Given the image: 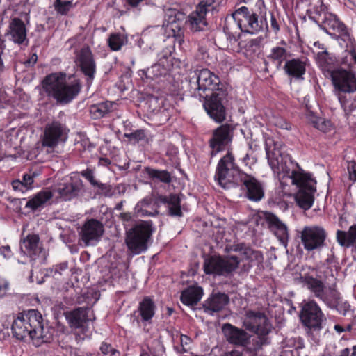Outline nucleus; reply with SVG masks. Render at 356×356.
I'll return each mask as SVG.
<instances>
[{
  "label": "nucleus",
  "mask_w": 356,
  "mask_h": 356,
  "mask_svg": "<svg viewBox=\"0 0 356 356\" xmlns=\"http://www.w3.org/2000/svg\"><path fill=\"white\" fill-rule=\"evenodd\" d=\"M189 86L193 96L204 99V108L211 118L217 122L225 120L227 91L218 76L207 68L197 70Z\"/></svg>",
  "instance_id": "f257e3e1"
},
{
  "label": "nucleus",
  "mask_w": 356,
  "mask_h": 356,
  "mask_svg": "<svg viewBox=\"0 0 356 356\" xmlns=\"http://www.w3.org/2000/svg\"><path fill=\"white\" fill-rule=\"evenodd\" d=\"M323 266L314 268L312 273H306L300 277L301 282L316 298L321 300L328 308L335 309L339 314L346 315L350 305L343 302L340 292L333 284L328 287L325 285L326 279L324 274L332 273V270Z\"/></svg>",
  "instance_id": "f03ea898"
},
{
  "label": "nucleus",
  "mask_w": 356,
  "mask_h": 356,
  "mask_svg": "<svg viewBox=\"0 0 356 356\" xmlns=\"http://www.w3.org/2000/svg\"><path fill=\"white\" fill-rule=\"evenodd\" d=\"M14 337L19 340L29 338L37 344L49 343L54 334V328L45 324L41 313L37 309H29L19 313L11 326Z\"/></svg>",
  "instance_id": "7ed1b4c3"
},
{
  "label": "nucleus",
  "mask_w": 356,
  "mask_h": 356,
  "mask_svg": "<svg viewBox=\"0 0 356 356\" xmlns=\"http://www.w3.org/2000/svg\"><path fill=\"white\" fill-rule=\"evenodd\" d=\"M42 90L47 96L56 100L58 104L65 105L73 101L80 93L82 85L80 79L69 77L65 72H54L42 81Z\"/></svg>",
  "instance_id": "20e7f679"
},
{
  "label": "nucleus",
  "mask_w": 356,
  "mask_h": 356,
  "mask_svg": "<svg viewBox=\"0 0 356 356\" xmlns=\"http://www.w3.org/2000/svg\"><path fill=\"white\" fill-rule=\"evenodd\" d=\"M265 149L268 163L275 173L283 174V177L292 179L304 171L289 154L281 152L272 138L266 139Z\"/></svg>",
  "instance_id": "39448f33"
},
{
  "label": "nucleus",
  "mask_w": 356,
  "mask_h": 356,
  "mask_svg": "<svg viewBox=\"0 0 356 356\" xmlns=\"http://www.w3.org/2000/svg\"><path fill=\"white\" fill-rule=\"evenodd\" d=\"M154 231L152 221H140L126 231L125 243L132 254L145 252L152 243Z\"/></svg>",
  "instance_id": "423d86ee"
},
{
  "label": "nucleus",
  "mask_w": 356,
  "mask_h": 356,
  "mask_svg": "<svg viewBox=\"0 0 356 356\" xmlns=\"http://www.w3.org/2000/svg\"><path fill=\"white\" fill-rule=\"evenodd\" d=\"M241 174L245 173L241 171L239 167L235 163L233 154L228 151L218 163L215 180L218 181L221 187L227 189L234 185L236 176L240 178Z\"/></svg>",
  "instance_id": "0eeeda50"
},
{
  "label": "nucleus",
  "mask_w": 356,
  "mask_h": 356,
  "mask_svg": "<svg viewBox=\"0 0 356 356\" xmlns=\"http://www.w3.org/2000/svg\"><path fill=\"white\" fill-rule=\"evenodd\" d=\"M291 182L299 188L295 197L297 204L304 210L309 209L314 201L316 181L312 177L311 174L303 171L292 179Z\"/></svg>",
  "instance_id": "6e6552de"
},
{
  "label": "nucleus",
  "mask_w": 356,
  "mask_h": 356,
  "mask_svg": "<svg viewBox=\"0 0 356 356\" xmlns=\"http://www.w3.org/2000/svg\"><path fill=\"white\" fill-rule=\"evenodd\" d=\"M240 261L236 255L211 256L205 259L204 271L207 275L229 277L238 268Z\"/></svg>",
  "instance_id": "1a4fd4ad"
},
{
  "label": "nucleus",
  "mask_w": 356,
  "mask_h": 356,
  "mask_svg": "<svg viewBox=\"0 0 356 356\" xmlns=\"http://www.w3.org/2000/svg\"><path fill=\"white\" fill-rule=\"evenodd\" d=\"M300 307L299 317L302 324L309 330H321L325 318L318 303L314 300H305Z\"/></svg>",
  "instance_id": "9d476101"
},
{
  "label": "nucleus",
  "mask_w": 356,
  "mask_h": 356,
  "mask_svg": "<svg viewBox=\"0 0 356 356\" xmlns=\"http://www.w3.org/2000/svg\"><path fill=\"white\" fill-rule=\"evenodd\" d=\"M300 234L303 248L307 252L321 250L325 246L327 233L321 225L305 226Z\"/></svg>",
  "instance_id": "9b49d317"
},
{
  "label": "nucleus",
  "mask_w": 356,
  "mask_h": 356,
  "mask_svg": "<svg viewBox=\"0 0 356 356\" xmlns=\"http://www.w3.org/2000/svg\"><path fill=\"white\" fill-rule=\"evenodd\" d=\"M243 327L246 330L261 335H268L273 330V325L264 312L252 309L245 312Z\"/></svg>",
  "instance_id": "f8f14e48"
},
{
  "label": "nucleus",
  "mask_w": 356,
  "mask_h": 356,
  "mask_svg": "<svg viewBox=\"0 0 356 356\" xmlns=\"http://www.w3.org/2000/svg\"><path fill=\"white\" fill-rule=\"evenodd\" d=\"M234 127L229 124H224L213 130L212 137L209 140V147L211 149V157L216 156L229 145L234 136Z\"/></svg>",
  "instance_id": "ddd939ff"
},
{
  "label": "nucleus",
  "mask_w": 356,
  "mask_h": 356,
  "mask_svg": "<svg viewBox=\"0 0 356 356\" xmlns=\"http://www.w3.org/2000/svg\"><path fill=\"white\" fill-rule=\"evenodd\" d=\"M226 251L240 252L243 256V260L247 261L241 266L243 272H248L253 266H257L259 270L263 267L264 256L261 252L255 250L245 243L233 244L229 248H226Z\"/></svg>",
  "instance_id": "4468645a"
},
{
  "label": "nucleus",
  "mask_w": 356,
  "mask_h": 356,
  "mask_svg": "<svg viewBox=\"0 0 356 356\" xmlns=\"http://www.w3.org/2000/svg\"><path fill=\"white\" fill-rule=\"evenodd\" d=\"M77 65L86 77V85L90 87L96 74V62L88 46L83 47L76 54Z\"/></svg>",
  "instance_id": "2eb2a0df"
},
{
  "label": "nucleus",
  "mask_w": 356,
  "mask_h": 356,
  "mask_svg": "<svg viewBox=\"0 0 356 356\" xmlns=\"http://www.w3.org/2000/svg\"><path fill=\"white\" fill-rule=\"evenodd\" d=\"M67 136V129L65 124L58 121L47 123L42 138V146L54 148L60 142L65 141Z\"/></svg>",
  "instance_id": "dca6fc26"
},
{
  "label": "nucleus",
  "mask_w": 356,
  "mask_h": 356,
  "mask_svg": "<svg viewBox=\"0 0 356 356\" xmlns=\"http://www.w3.org/2000/svg\"><path fill=\"white\" fill-rule=\"evenodd\" d=\"M232 17L236 21L240 22L243 29V31L254 34L259 31L262 27V22L259 21L258 15L256 13L249 10L246 6H241L232 14Z\"/></svg>",
  "instance_id": "f3484780"
},
{
  "label": "nucleus",
  "mask_w": 356,
  "mask_h": 356,
  "mask_svg": "<svg viewBox=\"0 0 356 356\" xmlns=\"http://www.w3.org/2000/svg\"><path fill=\"white\" fill-rule=\"evenodd\" d=\"M333 85L340 92L353 93L356 91V78L350 71L337 68L330 72Z\"/></svg>",
  "instance_id": "a211bd4d"
},
{
  "label": "nucleus",
  "mask_w": 356,
  "mask_h": 356,
  "mask_svg": "<svg viewBox=\"0 0 356 356\" xmlns=\"http://www.w3.org/2000/svg\"><path fill=\"white\" fill-rule=\"evenodd\" d=\"M104 233V225L97 219L87 220L83 225L80 237L85 245H95L102 238Z\"/></svg>",
  "instance_id": "6ab92c4d"
},
{
  "label": "nucleus",
  "mask_w": 356,
  "mask_h": 356,
  "mask_svg": "<svg viewBox=\"0 0 356 356\" xmlns=\"http://www.w3.org/2000/svg\"><path fill=\"white\" fill-rule=\"evenodd\" d=\"M90 309L88 307H77L65 312L64 315L70 328L84 332L92 320L89 316Z\"/></svg>",
  "instance_id": "aec40b11"
},
{
  "label": "nucleus",
  "mask_w": 356,
  "mask_h": 356,
  "mask_svg": "<svg viewBox=\"0 0 356 356\" xmlns=\"http://www.w3.org/2000/svg\"><path fill=\"white\" fill-rule=\"evenodd\" d=\"M240 181L245 187L246 197L253 202L260 201L264 196V190L262 184L255 177L246 173L241 174Z\"/></svg>",
  "instance_id": "412c9836"
},
{
  "label": "nucleus",
  "mask_w": 356,
  "mask_h": 356,
  "mask_svg": "<svg viewBox=\"0 0 356 356\" xmlns=\"http://www.w3.org/2000/svg\"><path fill=\"white\" fill-rule=\"evenodd\" d=\"M264 218L269 229L282 244L286 245L289 239V232L286 225L270 212H264Z\"/></svg>",
  "instance_id": "4be33fe9"
},
{
  "label": "nucleus",
  "mask_w": 356,
  "mask_h": 356,
  "mask_svg": "<svg viewBox=\"0 0 356 356\" xmlns=\"http://www.w3.org/2000/svg\"><path fill=\"white\" fill-rule=\"evenodd\" d=\"M222 331L229 343L242 348L250 337L245 329L238 328L229 323L222 325Z\"/></svg>",
  "instance_id": "5701e85b"
},
{
  "label": "nucleus",
  "mask_w": 356,
  "mask_h": 356,
  "mask_svg": "<svg viewBox=\"0 0 356 356\" xmlns=\"http://www.w3.org/2000/svg\"><path fill=\"white\" fill-rule=\"evenodd\" d=\"M26 32L24 22L18 17H14L10 22L6 36L14 43L22 44L26 40Z\"/></svg>",
  "instance_id": "b1692460"
},
{
  "label": "nucleus",
  "mask_w": 356,
  "mask_h": 356,
  "mask_svg": "<svg viewBox=\"0 0 356 356\" xmlns=\"http://www.w3.org/2000/svg\"><path fill=\"white\" fill-rule=\"evenodd\" d=\"M229 298L224 293H212L204 302V311L209 314L219 312L229 303Z\"/></svg>",
  "instance_id": "393cba45"
},
{
  "label": "nucleus",
  "mask_w": 356,
  "mask_h": 356,
  "mask_svg": "<svg viewBox=\"0 0 356 356\" xmlns=\"http://www.w3.org/2000/svg\"><path fill=\"white\" fill-rule=\"evenodd\" d=\"M21 250L30 257L35 259L42 250L40 236L36 234H29L21 240Z\"/></svg>",
  "instance_id": "a878e982"
},
{
  "label": "nucleus",
  "mask_w": 356,
  "mask_h": 356,
  "mask_svg": "<svg viewBox=\"0 0 356 356\" xmlns=\"http://www.w3.org/2000/svg\"><path fill=\"white\" fill-rule=\"evenodd\" d=\"M270 343L268 335L257 334L252 337L250 334L246 343L243 346V351L248 356H256L263 349L264 346Z\"/></svg>",
  "instance_id": "bb28decb"
},
{
  "label": "nucleus",
  "mask_w": 356,
  "mask_h": 356,
  "mask_svg": "<svg viewBox=\"0 0 356 356\" xmlns=\"http://www.w3.org/2000/svg\"><path fill=\"white\" fill-rule=\"evenodd\" d=\"M80 175L88 180L92 187L98 189L97 194L107 197H111L113 195L114 191L111 185L103 184L96 180L95 177V169L88 168L80 172Z\"/></svg>",
  "instance_id": "cd10ccee"
},
{
  "label": "nucleus",
  "mask_w": 356,
  "mask_h": 356,
  "mask_svg": "<svg viewBox=\"0 0 356 356\" xmlns=\"http://www.w3.org/2000/svg\"><path fill=\"white\" fill-rule=\"evenodd\" d=\"M345 26L337 15L327 12L323 13L321 22L319 24V28L330 36L333 33L337 34L338 32L344 30Z\"/></svg>",
  "instance_id": "c85d7f7f"
},
{
  "label": "nucleus",
  "mask_w": 356,
  "mask_h": 356,
  "mask_svg": "<svg viewBox=\"0 0 356 356\" xmlns=\"http://www.w3.org/2000/svg\"><path fill=\"white\" fill-rule=\"evenodd\" d=\"M158 202L167 205L168 214L174 217H181L183 213L181 209V199L177 194L169 195H159L157 197Z\"/></svg>",
  "instance_id": "c756f323"
},
{
  "label": "nucleus",
  "mask_w": 356,
  "mask_h": 356,
  "mask_svg": "<svg viewBox=\"0 0 356 356\" xmlns=\"http://www.w3.org/2000/svg\"><path fill=\"white\" fill-rule=\"evenodd\" d=\"M283 69L288 76L297 79H302V76L305 74L306 71L305 63L300 60L296 58L286 60Z\"/></svg>",
  "instance_id": "7c9ffc66"
},
{
  "label": "nucleus",
  "mask_w": 356,
  "mask_h": 356,
  "mask_svg": "<svg viewBox=\"0 0 356 356\" xmlns=\"http://www.w3.org/2000/svg\"><path fill=\"white\" fill-rule=\"evenodd\" d=\"M206 14L202 11L196 10L192 12L186 20V24L189 26L190 29L193 32L204 31V28L207 26L206 20Z\"/></svg>",
  "instance_id": "2f4dec72"
},
{
  "label": "nucleus",
  "mask_w": 356,
  "mask_h": 356,
  "mask_svg": "<svg viewBox=\"0 0 356 356\" xmlns=\"http://www.w3.org/2000/svg\"><path fill=\"white\" fill-rule=\"evenodd\" d=\"M243 31L242 24L240 22H236L232 16L225 19V23L223 26V31L226 35L227 40L230 44H234L239 37L237 30Z\"/></svg>",
  "instance_id": "473e14b6"
},
{
  "label": "nucleus",
  "mask_w": 356,
  "mask_h": 356,
  "mask_svg": "<svg viewBox=\"0 0 356 356\" xmlns=\"http://www.w3.org/2000/svg\"><path fill=\"white\" fill-rule=\"evenodd\" d=\"M203 290L200 286H189L181 292L180 300L186 305H195L200 300Z\"/></svg>",
  "instance_id": "72a5a7b5"
},
{
  "label": "nucleus",
  "mask_w": 356,
  "mask_h": 356,
  "mask_svg": "<svg viewBox=\"0 0 356 356\" xmlns=\"http://www.w3.org/2000/svg\"><path fill=\"white\" fill-rule=\"evenodd\" d=\"M52 197L53 193L51 191L47 189L41 191L26 202V207L31 209L32 211H35L43 207Z\"/></svg>",
  "instance_id": "f704fd0d"
},
{
  "label": "nucleus",
  "mask_w": 356,
  "mask_h": 356,
  "mask_svg": "<svg viewBox=\"0 0 356 356\" xmlns=\"http://www.w3.org/2000/svg\"><path fill=\"white\" fill-rule=\"evenodd\" d=\"M287 58V51L285 48L281 47H274L270 49V53L267 55L265 60V65H268L270 62L275 65L277 70H279L282 63Z\"/></svg>",
  "instance_id": "c9c22d12"
},
{
  "label": "nucleus",
  "mask_w": 356,
  "mask_h": 356,
  "mask_svg": "<svg viewBox=\"0 0 356 356\" xmlns=\"http://www.w3.org/2000/svg\"><path fill=\"white\" fill-rule=\"evenodd\" d=\"M337 239L342 246L350 247L353 245L356 241V225L350 226L348 232L338 230Z\"/></svg>",
  "instance_id": "e433bc0d"
},
{
  "label": "nucleus",
  "mask_w": 356,
  "mask_h": 356,
  "mask_svg": "<svg viewBox=\"0 0 356 356\" xmlns=\"http://www.w3.org/2000/svg\"><path fill=\"white\" fill-rule=\"evenodd\" d=\"M56 191L64 200H70L78 195L79 189L74 183L60 184Z\"/></svg>",
  "instance_id": "4c0bfd02"
},
{
  "label": "nucleus",
  "mask_w": 356,
  "mask_h": 356,
  "mask_svg": "<svg viewBox=\"0 0 356 356\" xmlns=\"http://www.w3.org/2000/svg\"><path fill=\"white\" fill-rule=\"evenodd\" d=\"M138 310L143 321H149L154 315V303L150 298H145L140 303Z\"/></svg>",
  "instance_id": "58836bf2"
},
{
  "label": "nucleus",
  "mask_w": 356,
  "mask_h": 356,
  "mask_svg": "<svg viewBox=\"0 0 356 356\" xmlns=\"http://www.w3.org/2000/svg\"><path fill=\"white\" fill-rule=\"evenodd\" d=\"M166 17V21L172 26V31H175V29L181 30L186 18L184 13L176 10H170Z\"/></svg>",
  "instance_id": "ea45409f"
},
{
  "label": "nucleus",
  "mask_w": 356,
  "mask_h": 356,
  "mask_svg": "<svg viewBox=\"0 0 356 356\" xmlns=\"http://www.w3.org/2000/svg\"><path fill=\"white\" fill-rule=\"evenodd\" d=\"M113 107V103L111 102H101L90 106V112L95 119H99L108 113Z\"/></svg>",
  "instance_id": "a19ab883"
},
{
  "label": "nucleus",
  "mask_w": 356,
  "mask_h": 356,
  "mask_svg": "<svg viewBox=\"0 0 356 356\" xmlns=\"http://www.w3.org/2000/svg\"><path fill=\"white\" fill-rule=\"evenodd\" d=\"M339 35L331 34V37L338 41H343L346 43V51L351 48H356V42L354 38L350 34L346 26H344V30L338 32Z\"/></svg>",
  "instance_id": "79ce46f5"
},
{
  "label": "nucleus",
  "mask_w": 356,
  "mask_h": 356,
  "mask_svg": "<svg viewBox=\"0 0 356 356\" xmlns=\"http://www.w3.org/2000/svg\"><path fill=\"white\" fill-rule=\"evenodd\" d=\"M145 172L152 179H157L165 184H169L172 181L170 173L167 170H159L151 168H146Z\"/></svg>",
  "instance_id": "37998d69"
},
{
  "label": "nucleus",
  "mask_w": 356,
  "mask_h": 356,
  "mask_svg": "<svg viewBox=\"0 0 356 356\" xmlns=\"http://www.w3.org/2000/svg\"><path fill=\"white\" fill-rule=\"evenodd\" d=\"M168 72L167 68L161 63H158L152 65L145 70L147 78L154 79L159 76L166 74Z\"/></svg>",
  "instance_id": "c03bdc74"
},
{
  "label": "nucleus",
  "mask_w": 356,
  "mask_h": 356,
  "mask_svg": "<svg viewBox=\"0 0 356 356\" xmlns=\"http://www.w3.org/2000/svg\"><path fill=\"white\" fill-rule=\"evenodd\" d=\"M314 46L318 47V49L321 50L316 53V60L317 63L320 66L325 67L331 62V58L329 56L327 49L325 48L319 42H316L314 43Z\"/></svg>",
  "instance_id": "a18cd8bd"
},
{
  "label": "nucleus",
  "mask_w": 356,
  "mask_h": 356,
  "mask_svg": "<svg viewBox=\"0 0 356 356\" xmlns=\"http://www.w3.org/2000/svg\"><path fill=\"white\" fill-rule=\"evenodd\" d=\"M54 8L58 14L65 15L73 8L72 0H55Z\"/></svg>",
  "instance_id": "49530a36"
},
{
  "label": "nucleus",
  "mask_w": 356,
  "mask_h": 356,
  "mask_svg": "<svg viewBox=\"0 0 356 356\" xmlns=\"http://www.w3.org/2000/svg\"><path fill=\"white\" fill-rule=\"evenodd\" d=\"M306 115L307 118L311 120L312 123L316 129L323 132H326L327 131L328 127L330 125L329 122H327L321 118H318L312 111H307Z\"/></svg>",
  "instance_id": "de8ad7c7"
},
{
  "label": "nucleus",
  "mask_w": 356,
  "mask_h": 356,
  "mask_svg": "<svg viewBox=\"0 0 356 356\" xmlns=\"http://www.w3.org/2000/svg\"><path fill=\"white\" fill-rule=\"evenodd\" d=\"M126 38L120 33H113L108 39V46L113 51L120 49L124 44Z\"/></svg>",
  "instance_id": "09e8293b"
},
{
  "label": "nucleus",
  "mask_w": 356,
  "mask_h": 356,
  "mask_svg": "<svg viewBox=\"0 0 356 356\" xmlns=\"http://www.w3.org/2000/svg\"><path fill=\"white\" fill-rule=\"evenodd\" d=\"M216 0H202L197 6V9L207 15L208 12L214 9L213 3Z\"/></svg>",
  "instance_id": "8fccbe9b"
},
{
  "label": "nucleus",
  "mask_w": 356,
  "mask_h": 356,
  "mask_svg": "<svg viewBox=\"0 0 356 356\" xmlns=\"http://www.w3.org/2000/svg\"><path fill=\"white\" fill-rule=\"evenodd\" d=\"M150 204L151 200L144 198L136 204V209H138V213H140L141 216H151L152 215V213L148 212L146 209H143V207H148Z\"/></svg>",
  "instance_id": "3c124183"
},
{
  "label": "nucleus",
  "mask_w": 356,
  "mask_h": 356,
  "mask_svg": "<svg viewBox=\"0 0 356 356\" xmlns=\"http://www.w3.org/2000/svg\"><path fill=\"white\" fill-rule=\"evenodd\" d=\"M159 98L154 96H150L147 100L146 104L148 106V109L151 112H156L161 108V104L159 103Z\"/></svg>",
  "instance_id": "603ef678"
},
{
  "label": "nucleus",
  "mask_w": 356,
  "mask_h": 356,
  "mask_svg": "<svg viewBox=\"0 0 356 356\" xmlns=\"http://www.w3.org/2000/svg\"><path fill=\"white\" fill-rule=\"evenodd\" d=\"M125 137L128 138L131 141L138 142L145 138L144 130L138 129L131 134H125Z\"/></svg>",
  "instance_id": "864d4df0"
},
{
  "label": "nucleus",
  "mask_w": 356,
  "mask_h": 356,
  "mask_svg": "<svg viewBox=\"0 0 356 356\" xmlns=\"http://www.w3.org/2000/svg\"><path fill=\"white\" fill-rule=\"evenodd\" d=\"M263 40L264 38L261 36L250 40L247 44L248 49L256 51L262 44Z\"/></svg>",
  "instance_id": "5fc2aeb1"
},
{
  "label": "nucleus",
  "mask_w": 356,
  "mask_h": 356,
  "mask_svg": "<svg viewBox=\"0 0 356 356\" xmlns=\"http://www.w3.org/2000/svg\"><path fill=\"white\" fill-rule=\"evenodd\" d=\"M324 10V6L323 5H321L318 9V8H316L314 10V14L316 15L317 16H315V15H311L309 16V19L311 20H312L313 22H314L316 24H317L318 26H319V24H321V19L323 18V16L322 15H323V13H325L323 11Z\"/></svg>",
  "instance_id": "6e6d98bb"
},
{
  "label": "nucleus",
  "mask_w": 356,
  "mask_h": 356,
  "mask_svg": "<svg viewBox=\"0 0 356 356\" xmlns=\"http://www.w3.org/2000/svg\"><path fill=\"white\" fill-rule=\"evenodd\" d=\"M347 169L350 179L353 181H356V163L353 161H349Z\"/></svg>",
  "instance_id": "4d7b16f0"
},
{
  "label": "nucleus",
  "mask_w": 356,
  "mask_h": 356,
  "mask_svg": "<svg viewBox=\"0 0 356 356\" xmlns=\"http://www.w3.org/2000/svg\"><path fill=\"white\" fill-rule=\"evenodd\" d=\"M350 94L339 92L338 99L342 107H346V104L351 101Z\"/></svg>",
  "instance_id": "13d9d810"
},
{
  "label": "nucleus",
  "mask_w": 356,
  "mask_h": 356,
  "mask_svg": "<svg viewBox=\"0 0 356 356\" xmlns=\"http://www.w3.org/2000/svg\"><path fill=\"white\" fill-rule=\"evenodd\" d=\"M12 186L14 191H21L22 193L29 190V187H26L24 184L19 179H15L12 181Z\"/></svg>",
  "instance_id": "bf43d9fd"
},
{
  "label": "nucleus",
  "mask_w": 356,
  "mask_h": 356,
  "mask_svg": "<svg viewBox=\"0 0 356 356\" xmlns=\"http://www.w3.org/2000/svg\"><path fill=\"white\" fill-rule=\"evenodd\" d=\"M67 268H68L67 262H63V263H60L59 264H57V265L53 266V268L51 269V273L54 272V275H55L56 274L61 275L62 271L67 270Z\"/></svg>",
  "instance_id": "052dcab7"
},
{
  "label": "nucleus",
  "mask_w": 356,
  "mask_h": 356,
  "mask_svg": "<svg viewBox=\"0 0 356 356\" xmlns=\"http://www.w3.org/2000/svg\"><path fill=\"white\" fill-rule=\"evenodd\" d=\"M280 356H298V350L289 346H286L282 348Z\"/></svg>",
  "instance_id": "680f3d73"
},
{
  "label": "nucleus",
  "mask_w": 356,
  "mask_h": 356,
  "mask_svg": "<svg viewBox=\"0 0 356 356\" xmlns=\"http://www.w3.org/2000/svg\"><path fill=\"white\" fill-rule=\"evenodd\" d=\"M100 350L101 352L104 354L107 355L109 353H111L113 355H114L115 353H118L116 350L113 349L111 344H108L106 342H103L100 346Z\"/></svg>",
  "instance_id": "e2e57ef3"
},
{
  "label": "nucleus",
  "mask_w": 356,
  "mask_h": 356,
  "mask_svg": "<svg viewBox=\"0 0 356 356\" xmlns=\"http://www.w3.org/2000/svg\"><path fill=\"white\" fill-rule=\"evenodd\" d=\"M0 254L3 255L5 258H10L13 255L10 247L9 245H2L0 247Z\"/></svg>",
  "instance_id": "0e129e2a"
},
{
  "label": "nucleus",
  "mask_w": 356,
  "mask_h": 356,
  "mask_svg": "<svg viewBox=\"0 0 356 356\" xmlns=\"http://www.w3.org/2000/svg\"><path fill=\"white\" fill-rule=\"evenodd\" d=\"M33 177H34L33 175H31L29 174H25V175H24L22 181H21L24 184V185L26 187H29V188L30 186L33 183Z\"/></svg>",
  "instance_id": "69168bd1"
},
{
  "label": "nucleus",
  "mask_w": 356,
  "mask_h": 356,
  "mask_svg": "<svg viewBox=\"0 0 356 356\" xmlns=\"http://www.w3.org/2000/svg\"><path fill=\"white\" fill-rule=\"evenodd\" d=\"M275 125L282 129L289 130L291 129V124L283 119H278Z\"/></svg>",
  "instance_id": "338daca9"
},
{
  "label": "nucleus",
  "mask_w": 356,
  "mask_h": 356,
  "mask_svg": "<svg viewBox=\"0 0 356 356\" xmlns=\"http://www.w3.org/2000/svg\"><path fill=\"white\" fill-rule=\"evenodd\" d=\"M346 112H352L356 108V94L355 95L353 100H351L348 104H346V107H343Z\"/></svg>",
  "instance_id": "774afa93"
}]
</instances>
